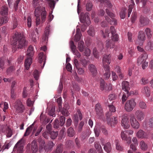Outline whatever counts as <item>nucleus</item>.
<instances>
[{
	"mask_svg": "<svg viewBox=\"0 0 153 153\" xmlns=\"http://www.w3.org/2000/svg\"><path fill=\"white\" fill-rule=\"evenodd\" d=\"M39 0H33V5L34 7L38 6L36 7L34 11L35 15L36 18V25L38 26L40 23V16L41 15L42 21V22L45 20L47 15V12L45 10V8L39 6Z\"/></svg>",
	"mask_w": 153,
	"mask_h": 153,
	"instance_id": "obj_1",
	"label": "nucleus"
},
{
	"mask_svg": "<svg viewBox=\"0 0 153 153\" xmlns=\"http://www.w3.org/2000/svg\"><path fill=\"white\" fill-rule=\"evenodd\" d=\"M25 38L23 36L17 32H16L13 36V51L14 52L17 48H22L26 45Z\"/></svg>",
	"mask_w": 153,
	"mask_h": 153,
	"instance_id": "obj_2",
	"label": "nucleus"
},
{
	"mask_svg": "<svg viewBox=\"0 0 153 153\" xmlns=\"http://www.w3.org/2000/svg\"><path fill=\"white\" fill-rule=\"evenodd\" d=\"M34 54L33 51V48L31 46H30L29 47L27 51V58L26 59L25 63V66L26 69L28 70L31 65L32 62V57Z\"/></svg>",
	"mask_w": 153,
	"mask_h": 153,
	"instance_id": "obj_3",
	"label": "nucleus"
},
{
	"mask_svg": "<svg viewBox=\"0 0 153 153\" xmlns=\"http://www.w3.org/2000/svg\"><path fill=\"white\" fill-rule=\"evenodd\" d=\"M113 113L112 112L109 111L106 113L105 114L107 123L111 127L114 126L118 123L117 117H112L111 118L110 117L112 115Z\"/></svg>",
	"mask_w": 153,
	"mask_h": 153,
	"instance_id": "obj_4",
	"label": "nucleus"
},
{
	"mask_svg": "<svg viewBox=\"0 0 153 153\" xmlns=\"http://www.w3.org/2000/svg\"><path fill=\"white\" fill-rule=\"evenodd\" d=\"M105 12L107 15L109 16L112 19L111 20L108 16H105V19L106 21L111 25H117V20L114 18L115 15L112 12L110 11L108 9H105Z\"/></svg>",
	"mask_w": 153,
	"mask_h": 153,
	"instance_id": "obj_5",
	"label": "nucleus"
},
{
	"mask_svg": "<svg viewBox=\"0 0 153 153\" xmlns=\"http://www.w3.org/2000/svg\"><path fill=\"white\" fill-rule=\"evenodd\" d=\"M136 102L134 99H132L127 101L125 105V109L127 112L131 111L135 107Z\"/></svg>",
	"mask_w": 153,
	"mask_h": 153,
	"instance_id": "obj_6",
	"label": "nucleus"
},
{
	"mask_svg": "<svg viewBox=\"0 0 153 153\" xmlns=\"http://www.w3.org/2000/svg\"><path fill=\"white\" fill-rule=\"evenodd\" d=\"M14 108L17 113H22L25 109L24 105L19 99L17 100L14 103Z\"/></svg>",
	"mask_w": 153,
	"mask_h": 153,
	"instance_id": "obj_7",
	"label": "nucleus"
},
{
	"mask_svg": "<svg viewBox=\"0 0 153 153\" xmlns=\"http://www.w3.org/2000/svg\"><path fill=\"white\" fill-rule=\"evenodd\" d=\"M111 56L110 54L105 55L102 58V62L104 67V68L108 70V68H110L109 65L111 63Z\"/></svg>",
	"mask_w": 153,
	"mask_h": 153,
	"instance_id": "obj_8",
	"label": "nucleus"
},
{
	"mask_svg": "<svg viewBox=\"0 0 153 153\" xmlns=\"http://www.w3.org/2000/svg\"><path fill=\"white\" fill-rule=\"evenodd\" d=\"M130 120L132 126L134 128L137 129L140 126L139 122L136 120L133 114H131L129 116Z\"/></svg>",
	"mask_w": 153,
	"mask_h": 153,
	"instance_id": "obj_9",
	"label": "nucleus"
},
{
	"mask_svg": "<svg viewBox=\"0 0 153 153\" xmlns=\"http://www.w3.org/2000/svg\"><path fill=\"white\" fill-rule=\"evenodd\" d=\"M121 125L124 128H128L129 127V126L128 124V117L127 114H124L122 116V118L121 120Z\"/></svg>",
	"mask_w": 153,
	"mask_h": 153,
	"instance_id": "obj_10",
	"label": "nucleus"
},
{
	"mask_svg": "<svg viewBox=\"0 0 153 153\" xmlns=\"http://www.w3.org/2000/svg\"><path fill=\"white\" fill-rule=\"evenodd\" d=\"M38 59L39 62L43 68L46 62V56L44 53L41 52L38 54Z\"/></svg>",
	"mask_w": 153,
	"mask_h": 153,
	"instance_id": "obj_11",
	"label": "nucleus"
},
{
	"mask_svg": "<svg viewBox=\"0 0 153 153\" xmlns=\"http://www.w3.org/2000/svg\"><path fill=\"white\" fill-rule=\"evenodd\" d=\"M20 140L15 145L13 149V151L16 152L17 153H22L24 147L20 143Z\"/></svg>",
	"mask_w": 153,
	"mask_h": 153,
	"instance_id": "obj_12",
	"label": "nucleus"
},
{
	"mask_svg": "<svg viewBox=\"0 0 153 153\" xmlns=\"http://www.w3.org/2000/svg\"><path fill=\"white\" fill-rule=\"evenodd\" d=\"M135 117L139 121L143 120L144 119L145 116L143 112L140 110L136 111L135 113Z\"/></svg>",
	"mask_w": 153,
	"mask_h": 153,
	"instance_id": "obj_13",
	"label": "nucleus"
},
{
	"mask_svg": "<svg viewBox=\"0 0 153 153\" xmlns=\"http://www.w3.org/2000/svg\"><path fill=\"white\" fill-rule=\"evenodd\" d=\"M149 23L148 19L143 16H141L139 18V25L140 27L146 25Z\"/></svg>",
	"mask_w": 153,
	"mask_h": 153,
	"instance_id": "obj_14",
	"label": "nucleus"
},
{
	"mask_svg": "<svg viewBox=\"0 0 153 153\" xmlns=\"http://www.w3.org/2000/svg\"><path fill=\"white\" fill-rule=\"evenodd\" d=\"M95 110L98 116L100 117L103 114V111L100 104L98 103L96 105Z\"/></svg>",
	"mask_w": 153,
	"mask_h": 153,
	"instance_id": "obj_15",
	"label": "nucleus"
},
{
	"mask_svg": "<svg viewBox=\"0 0 153 153\" xmlns=\"http://www.w3.org/2000/svg\"><path fill=\"white\" fill-rule=\"evenodd\" d=\"M129 82L126 81H124L122 83V89L125 91L126 94L129 93V91L130 88L129 87Z\"/></svg>",
	"mask_w": 153,
	"mask_h": 153,
	"instance_id": "obj_16",
	"label": "nucleus"
},
{
	"mask_svg": "<svg viewBox=\"0 0 153 153\" xmlns=\"http://www.w3.org/2000/svg\"><path fill=\"white\" fill-rule=\"evenodd\" d=\"M137 63L138 65H140L142 64V67L143 69L146 68L148 65V62L146 60H143L141 58H138L137 61Z\"/></svg>",
	"mask_w": 153,
	"mask_h": 153,
	"instance_id": "obj_17",
	"label": "nucleus"
},
{
	"mask_svg": "<svg viewBox=\"0 0 153 153\" xmlns=\"http://www.w3.org/2000/svg\"><path fill=\"white\" fill-rule=\"evenodd\" d=\"M54 146V144L52 141L48 142L45 145L44 149L46 152H48L51 150Z\"/></svg>",
	"mask_w": 153,
	"mask_h": 153,
	"instance_id": "obj_18",
	"label": "nucleus"
},
{
	"mask_svg": "<svg viewBox=\"0 0 153 153\" xmlns=\"http://www.w3.org/2000/svg\"><path fill=\"white\" fill-rule=\"evenodd\" d=\"M31 150L32 153H36L38 150V146L37 141L33 140L31 144Z\"/></svg>",
	"mask_w": 153,
	"mask_h": 153,
	"instance_id": "obj_19",
	"label": "nucleus"
},
{
	"mask_svg": "<svg viewBox=\"0 0 153 153\" xmlns=\"http://www.w3.org/2000/svg\"><path fill=\"white\" fill-rule=\"evenodd\" d=\"M8 9L6 6H2L0 8V13L2 16H7L8 14Z\"/></svg>",
	"mask_w": 153,
	"mask_h": 153,
	"instance_id": "obj_20",
	"label": "nucleus"
},
{
	"mask_svg": "<svg viewBox=\"0 0 153 153\" xmlns=\"http://www.w3.org/2000/svg\"><path fill=\"white\" fill-rule=\"evenodd\" d=\"M142 92L145 94L146 97H149L150 94V91L149 87L148 86H145L143 87L142 89Z\"/></svg>",
	"mask_w": 153,
	"mask_h": 153,
	"instance_id": "obj_21",
	"label": "nucleus"
},
{
	"mask_svg": "<svg viewBox=\"0 0 153 153\" xmlns=\"http://www.w3.org/2000/svg\"><path fill=\"white\" fill-rule=\"evenodd\" d=\"M88 67L92 75L94 76H95L97 72V69L95 66L93 64H90Z\"/></svg>",
	"mask_w": 153,
	"mask_h": 153,
	"instance_id": "obj_22",
	"label": "nucleus"
},
{
	"mask_svg": "<svg viewBox=\"0 0 153 153\" xmlns=\"http://www.w3.org/2000/svg\"><path fill=\"white\" fill-rule=\"evenodd\" d=\"M37 141L39 143V149H43L45 144V142L44 139L39 137L37 139Z\"/></svg>",
	"mask_w": 153,
	"mask_h": 153,
	"instance_id": "obj_23",
	"label": "nucleus"
},
{
	"mask_svg": "<svg viewBox=\"0 0 153 153\" xmlns=\"http://www.w3.org/2000/svg\"><path fill=\"white\" fill-rule=\"evenodd\" d=\"M114 45V42L112 39L107 40L105 42V47L107 48H113Z\"/></svg>",
	"mask_w": 153,
	"mask_h": 153,
	"instance_id": "obj_24",
	"label": "nucleus"
},
{
	"mask_svg": "<svg viewBox=\"0 0 153 153\" xmlns=\"http://www.w3.org/2000/svg\"><path fill=\"white\" fill-rule=\"evenodd\" d=\"M145 49L146 51H148L153 50V42L150 40L148 41Z\"/></svg>",
	"mask_w": 153,
	"mask_h": 153,
	"instance_id": "obj_25",
	"label": "nucleus"
},
{
	"mask_svg": "<svg viewBox=\"0 0 153 153\" xmlns=\"http://www.w3.org/2000/svg\"><path fill=\"white\" fill-rule=\"evenodd\" d=\"M85 47H86L84 45V43L83 41H81L78 42L77 48L80 52H83Z\"/></svg>",
	"mask_w": 153,
	"mask_h": 153,
	"instance_id": "obj_26",
	"label": "nucleus"
},
{
	"mask_svg": "<svg viewBox=\"0 0 153 153\" xmlns=\"http://www.w3.org/2000/svg\"><path fill=\"white\" fill-rule=\"evenodd\" d=\"M137 136L139 138H143L146 136V133L142 130H139L137 134Z\"/></svg>",
	"mask_w": 153,
	"mask_h": 153,
	"instance_id": "obj_27",
	"label": "nucleus"
},
{
	"mask_svg": "<svg viewBox=\"0 0 153 153\" xmlns=\"http://www.w3.org/2000/svg\"><path fill=\"white\" fill-rule=\"evenodd\" d=\"M34 123H33L32 125L28 127L24 135V137H26L29 135L32 130L34 126Z\"/></svg>",
	"mask_w": 153,
	"mask_h": 153,
	"instance_id": "obj_28",
	"label": "nucleus"
},
{
	"mask_svg": "<svg viewBox=\"0 0 153 153\" xmlns=\"http://www.w3.org/2000/svg\"><path fill=\"white\" fill-rule=\"evenodd\" d=\"M81 19L82 20V22L83 23H87L88 21H90L89 14L88 13H86L83 16H82Z\"/></svg>",
	"mask_w": 153,
	"mask_h": 153,
	"instance_id": "obj_29",
	"label": "nucleus"
},
{
	"mask_svg": "<svg viewBox=\"0 0 153 153\" xmlns=\"http://www.w3.org/2000/svg\"><path fill=\"white\" fill-rule=\"evenodd\" d=\"M35 31L36 33H35L34 31H33L32 33L31 34V36L33 41L34 42H35L36 41V37L38 36L39 33V31L38 30L37 28H36L35 29Z\"/></svg>",
	"mask_w": 153,
	"mask_h": 153,
	"instance_id": "obj_30",
	"label": "nucleus"
},
{
	"mask_svg": "<svg viewBox=\"0 0 153 153\" xmlns=\"http://www.w3.org/2000/svg\"><path fill=\"white\" fill-rule=\"evenodd\" d=\"M104 149L107 153H109L111 152V143L109 142H108L105 144L104 145Z\"/></svg>",
	"mask_w": 153,
	"mask_h": 153,
	"instance_id": "obj_31",
	"label": "nucleus"
},
{
	"mask_svg": "<svg viewBox=\"0 0 153 153\" xmlns=\"http://www.w3.org/2000/svg\"><path fill=\"white\" fill-rule=\"evenodd\" d=\"M138 38L139 40L144 41L146 39L145 35L143 31H140L138 33Z\"/></svg>",
	"mask_w": 153,
	"mask_h": 153,
	"instance_id": "obj_32",
	"label": "nucleus"
},
{
	"mask_svg": "<svg viewBox=\"0 0 153 153\" xmlns=\"http://www.w3.org/2000/svg\"><path fill=\"white\" fill-rule=\"evenodd\" d=\"M67 133L68 136L70 137H73L75 133V131L72 127H70L68 129Z\"/></svg>",
	"mask_w": 153,
	"mask_h": 153,
	"instance_id": "obj_33",
	"label": "nucleus"
},
{
	"mask_svg": "<svg viewBox=\"0 0 153 153\" xmlns=\"http://www.w3.org/2000/svg\"><path fill=\"white\" fill-rule=\"evenodd\" d=\"M90 133L89 130L88 129L83 132L81 136L82 139L84 140L88 137L89 136Z\"/></svg>",
	"mask_w": 153,
	"mask_h": 153,
	"instance_id": "obj_34",
	"label": "nucleus"
},
{
	"mask_svg": "<svg viewBox=\"0 0 153 153\" xmlns=\"http://www.w3.org/2000/svg\"><path fill=\"white\" fill-rule=\"evenodd\" d=\"M105 69V68H104L105 72L103 75V78L105 79H108L109 78L110 75L109 71L110 68H108V70H107Z\"/></svg>",
	"mask_w": 153,
	"mask_h": 153,
	"instance_id": "obj_35",
	"label": "nucleus"
},
{
	"mask_svg": "<svg viewBox=\"0 0 153 153\" xmlns=\"http://www.w3.org/2000/svg\"><path fill=\"white\" fill-rule=\"evenodd\" d=\"M8 21V18L6 16L0 18V26L4 23H7Z\"/></svg>",
	"mask_w": 153,
	"mask_h": 153,
	"instance_id": "obj_36",
	"label": "nucleus"
},
{
	"mask_svg": "<svg viewBox=\"0 0 153 153\" xmlns=\"http://www.w3.org/2000/svg\"><path fill=\"white\" fill-rule=\"evenodd\" d=\"M99 0L100 2L101 3H104L105 4L107 5V6L110 8H111L112 7V4L111 3L109 0Z\"/></svg>",
	"mask_w": 153,
	"mask_h": 153,
	"instance_id": "obj_37",
	"label": "nucleus"
},
{
	"mask_svg": "<svg viewBox=\"0 0 153 153\" xmlns=\"http://www.w3.org/2000/svg\"><path fill=\"white\" fill-rule=\"evenodd\" d=\"M140 83L141 85H146L149 83L148 79L147 78L142 77L140 81Z\"/></svg>",
	"mask_w": 153,
	"mask_h": 153,
	"instance_id": "obj_38",
	"label": "nucleus"
},
{
	"mask_svg": "<svg viewBox=\"0 0 153 153\" xmlns=\"http://www.w3.org/2000/svg\"><path fill=\"white\" fill-rule=\"evenodd\" d=\"M140 147L141 149L143 150H146L148 148L147 145L143 140L140 142Z\"/></svg>",
	"mask_w": 153,
	"mask_h": 153,
	"instance_id": "obj_39",
	"label": "nucleus"
},
{
	"mask_svg": "<svg viewBox=\"0 0 153 153\" xmlns=\"http://www.w3.org/2000/svg\"><path fill=\"white\" fill-rule=\"evenodd\" d=\"M83 53V55L84 56H89L91 54V51L89 48H87L86 47H85V48L84 49Z\"/></svg>",
	"mask_w": 153,
	"mask_h": 153,
	"instance_id": "obj_40",
	"label": "nucleus"
},
{
	"mask_svg": "<svg viewBox=\"0 0 153 153\" xmlns=\"http://www.w3.org/2000/svg\"><path fill=\"white\" fill-rule=\"evenodd\" d=\"M106 84L105 83L104 80L102 79L100 80V89L102 91L104 89L105 90V87L106 85Z\"/></svg>",
	"mask_w": 153,
	"mask_h": 153,
	"instance_id": "obj_41",
	"label": "nucleus"
},
{
	"mask_svg": "<svg viewBox=\"0 0 153 153\" xmlns=\"http://www.w3.org/2000/svg\"><path fill=\"white\" fill-rule=\"evenodd\" d=\"M49 134L51 135V139H54L57 137L58 133L57 131H51L49 132Z\"/></svg>",
	"mask_w": 153,
	"mask_h": 153,
	"instance_id": "obj_42",
	"label": "nucleus"
},
{
	"mask_svg": "<svg viewBox=\"0 0 153 153\" xmlns=\"http://www.w3.org/2000/svg\"><path fill=\"white\" fill-rule=\"evenodd\" d=\"M140 108L142 109H145L146 108L147 106L146 103L143 101H140L138 104Z\"/></svg>",
	"mask_w": 153,
	"mask_h": 153,
	"instance_id": "obj_43",
	"label": "nucleus"
},
{
	"mask_svg": "<svg viewBox=\"0 0 153 153\" xmlns=\"http://www.w3.org/2000/svg\"><path fill=\"white\" fill-rule=\"evenodd\" d=\"M6 131H7V137H10L13 134V132L12 130L7 126V128L6 129Z\"/></svg>",
	"mask_w": 153,
	"mask_h": 153,
	"instance_id": "obj_44",
	"label": "nucleus"
},
{
	"mask_svg": "<svg viewBox=\"0 0 153 153\" xmlns=\"http://www.w3.org/2000/svg\"><path fill=\"white\" fill-rule=\"evenodd\" d=\"M88 34L91 36H94L95 34L94 30V27L92 26H90L89 30L88 31Z\"/></svg>",
	"mask_w": 153,
	"mask_h": 153,
	"instance_id": "obj_45",
	"label": "nucleus"
},
{
	"mask_svg": "<svg viewBox=\"0 0 153 153\" xmlns=\"http://www.w3.org/2000/svg\"><path fill=\"white\" fill-rule=\"evenodd\" d=\"M62 146L61 144H58L56 147L55 152L53 153H61L62 152Z\"/></svg>",
	"mask_w": 153,
	"mask_h": 153,
	"instance_id": "obj_46",
	"label": "nucleus"
},
{
	"mask_svg": "<svg viewBox=\"0 0 153 153\" xmlns=\"http://www.w3.org/2000/svg\"><path fill=\"white\" fill-rule=\"evenodd\" d=\"M86 9L88 11H90L91 10L92 7V3L88 1L86 5Z\"/></svg>",
	"mask_w": 153,
	"mask_h": 153,
	"instance_id": "obj_47",
	"label": "nucleus"
},
{
	"mask_svg": "<svg viewBox=\"0 0 153 153\" xmlns=\"http://www.w3.org/2000/svg\"><path fill=\"white\" fill-rule=\"evenodd\" d=\"M94 146L96 149L98 151H101L102 148L99 142H95L94 143Z\"/></svg>",
	"mask_w": 153,
	"mask_h": 153,
	"instance_id": "obj_48",
	"label": "nucleus"
},
{
	"mask_svg": "<svg viewBox=\"0 0 153 153\" xmlns=\"http://www.w3.org/2000/svg\"><path fill=\"white\" fill-rule=\"evenodd\" d=\"M71 48L72 51L73 53L75 52L77 50L76 49V47L74 45V42L73 41H71L70 42Z\"/></svg>",
	"mask_w": 153,
	"mask_h": 153,
	"instance_id": "obj_49",
	"label": "nucleus"
},
{
	"mask_svg": "<svg viewBox=\"0 0 153 153\" xmlns=\"http://www.w3.org/2000/svg\"><path fill=\"white\" fill-rule=\"evenodd\" d=\"M13 27L12 29H15L18 25V22L16 18L15 17H14L13 19Z\"/></svg>",
	"mask_w": 153,
	"mask_h": 153,
	"instance_id": "obj_50",
	"label": "nucleus"
},
{
	"mask_svg": "<svg viewBox=\"0 0 153 153\" xmlns=\"http://www.w3.org/2000/svg\"><path fill=\"white\" fill-rule=\"evenodd\" d=\"M48 2L49 5L51 8L53 9L54 7L55 2L54 0H48Z\"/></svg>",
	"mask_w": 153,
	"mask_h": 153,
	"instance_id": "obj_51",
	"label": "nucleus"
},
{
	"mask_svg": "<svg viewBox=\"0 0 153 153\" xmlns=\"http://www.w3.org/2000/svg\"><path fill=\"white\" fill-rule=\"evenodd\" d=\"M4 57L0 58V68L2 69L4 68Z\"/></svg>",
	"mask_w": 153,
	"mask_h": 153,
	"instance_id": "obj_52",
	"label": "nucleus"
},
{
	"mask_svg": "<svg viewBox=\"0 0 153 153\" xmlns=\"http://www.w3.org/2000/svg\"><path fill=\"white\" fill-rule=\"evenodd\" d=\"M126 93L123 94L122 97V102L123 104L124 102L127 100L128 97L131 94V93H128V94H126Z\"/></svg>",
	"mask_w": 153,
	"mask_h": 153,
	"instance_id": "obj_53",
	"label": "nucleus"
},
{
	"mask_svg": "<svg viewBox=\"0 0 153 153\" xmlns=\"http://www.w3.org/2000/svg\"><path fill=\"white\" fill-rule=\"evenodd\" d=\"M84 125V122L82 121L80 122L77 128V131L78 132H80L81 131L82 127Z\"/></svg>",
	"mask_w": 153,
	"mask_h": 153,
	"instance_id": "obj_54",
	"label": "nucleus"
},
{
	"mask_svg": "<svg viewBox=\"0 0 153 153\" xmlns=\"http://www.w3.org/2000/svg\"><path fill=\"white\" fill-rule=\"evenodd\" d=\"M55 112V110L54 108H52L49 111L48 114L50 116L54 117L56 115Z\"/></svg>",
	"mask_w": 153,
	"mask_h": 153,
	"instance_id": "obj_55",
	"label": "nucleus"
},
{
	"mask_svg": "<svg viewBox=\"0 0 153 153\" xmlns=\"http://www.w3.org/2000/svg\"><path fill=\"white\" fill-rule=\"evenodd\" d=\"M7 128V126L6 125H0V133L4 132L6 131V129Z\"/></svg>",
	"mask_w": 153,
	"mask_h": 153,
	"instance_id": "obj_56",
	"label": "nucleus"
},
{
	"mask_svg": "<svg viewBox=\"0 0 153 153\" xmlns=\"http://www.w3.org/2000/svg\"><path fill=\"white\" fill-rule=\"evenodd\" d=\"M14 71V68L13 66H11L8 68L6 71L7 74V75H10Z\"/></svg>",
	"mask_w": 153,
	"mask_h": 153,
	"instance_id": "obj_57",
	"label": "nucleus"
},
{
	"mask_svg": "<svg viewBox=\"0 0 153 153\" xmlns=\"http://www.w3.org/2000/svg\"><path fill=\"white\" fill-rule=\"evenodd\" d=\"M145 31L148 38H150L152 36L151 30L149 28H147L145 29Z\"/></svg>",
	"mask_w": 153,
	"mask_h": 153,
	"instance_id": "obj_58",
	"label": "nucleus"
},
{
	"mask_svg": "<svg viewBox=\"0 0 153 153\" xmlns=\"http://www.w3.org/2000/svg\"><path fill=\"white\" fill-rule=\"evenodd\" d=\"M148 54L145 51H143V53L142 54V56L141 57H139L138 58H141L144 60H146V59L148 58Z\"/></svg>",
	"mask_w": 153,
	"mask_h": 153,
	"instance_id": "obj_59",
	"label": "nucleus"
},
{
	"mask_svg": "<svg viewBox=\"0 0 153 153\" xmlns=\"http://www.w3.org/2000/svg\"><path fill=\"white\" fill-rule=\"evenodd\" d=\"M45 127L44 126H40V127L38 129L36 133L35 134V136H38L39 134L42 131V130L43 128H44V127Z\"/></svg>",
	"mask_w": 153,
	"mask_h": 153,
	"instance_id": "obj_60",
	"label": "nucleus"
},
{
	"mask_svg": "<svg viewBox=\"0 0 153 153\" xmlns=\"http://www.w3.org/2000/svg\"><path fill=\"white\" fill-rule=\"evenodd\" d=\"M114 42L117 41L119 40V37L117 33L112 35L111 39Z\"/></svg>",
	"mask_w": 153,
	"mask_h": 153,
	"instance_id": "obj_61",
	"label": "nucleus"
},
{
	"mask_svg": "<svg viewBox=\"0 0 153 153\" xmlns=\"http://www.w3.org/2000/svg\"><path fill=\"white\" fill-rule=\"evenodd\" d=\"M126 10L125 9L122 10L120 12V15L121 19H123L125 17Z\"/></svg>",
	"mask_w": 153,
	"mask_h": 153,
	"instance_id": "obj_62",
	"label": "nucleus"
},
{
	"mask_svg": "<svg viewBox=\"0 0 153 153\" xmlns=\"http://www.w3.org/2000/svg\"><path fill=\"white\" fill-rule=\"evenodd\" d=\"M65 118L63 116H62L60 118V125L61 126H62L65 123Z\"/></svg>",
	"mask_w": 153,
	"mask_h": 153,
	"instance_id": "obj_63",
	"label": "nucleus"
},
{
	"mask_svg": "<svg viewBox=\"0 0 153 153\" xmlns=\"http://www.w3.org/2000/svg\"><path fill=\"white\" fill-rule=\"evenodd\" d=\"M53 127L56 128H58L59 126V122L58 120L56 119L55 120L53 125Z\"/></svg>",
	"mask_w": 153,
	"mask_h": 153,
	"instance_id": "obj_64",
	"label": "nucleus"
}]
</instances>
